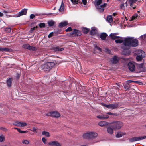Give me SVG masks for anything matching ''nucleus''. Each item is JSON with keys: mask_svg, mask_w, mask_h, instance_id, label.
<instances>
[{"mask_svg": "<svg viewBox=\"0 0 146 146\" xmlns=\"http://www.w3.org/2000/svg\"><path fill=\"white\" fill-rule=\"evenodd\" d=\"M108 108L112 110L117 108L118 106V104L117 103H115L113 104H109Z\"/></svg>", "mask_w": 146, "mask_h": 146, "instance_id": "15", "label": "nucleus"}, {"mask_svg": "<svg viewBox=\"0 0 146 146\" xmlns=\"http://www.w3.org/2000/svg\"><path fill=\"white\" fill-rule=\"evenodd\" d=\"M123 38L122 37H120L116 39L115 40V42L116 43H123V41L124 38Z\"/></svg>", "mask_w": 146, "mask_h": 146, "instance_id": "16", "label": "nucleus"}, {"mask_svg": "<svg viewBox=\"0 0 146 146\" xmlns=\"http://www.w3.org/2000/svg\"><path fill=\"white\" fill-rule=\"evenodd\" d=\"M95 48H96V49H97L99 51H101V50H102L100 48L98 47L97 46H95Z\"/></svg>", "mask_w": 146, "mask_h": 146, "instance_id": "48", "label": "nucleus"}, {"mask_svg": "<svg viewBox=\"0 0 146 146\" xmlns=\"http://www.w3.org/2000/svg\"><path fill=\"white\" fill-rule=\"evenodd\" d=\"M42 135H44L47 137H48L50 136L49 133L48 132L43 131L42 132Z\"/></svg>", "mask_w": 146, "mask_h": 146, "instance_id": "30", "label": "nucleus"}, {"mask_svg": "<svg viewBox=\"0 0 146 146\" xmlns=\"http://www.w3.org/2000/svg\"><path fill=\"white\" fill-rule=\"evenodd\" d=\"M138 67L140 69L143 68V64L141 63L138 64Z\"/></svg>", "mask_w": 146, "mask_h": 146, "instance_id": "41", "label": "nucleus"}, {"mask_svg": "<svg viewBox=\"0 0 146 146\" xmlns=\"http://www.w3.org/2000/svg\"><path fill=\"white\" fill-rule=\"evenodd\" d=\"M106 50L107 51H108L109 52L110 51V50L109 49H106Z\"/></svg>", "mask_w": 146, "mask_h": 146, "instance_id": "63", "label": "nucleus"}, {"mask_svg": "<svg viewBox=\"0 0 146 146\" xmlns=\"http://www.w3.org/2000/svg\"><path fill=\"white\" fill-rule=\"evenodd\" d=\"M146 138V136L141 137H137L128 139H127L129 141L130 143L133 142L141 140Z\"/></svg>", "mask_w": 146, "mask_h": 146, "instance_id": "6", "label": "nucleus"}, {"mask_svg": "<svg viewBox=\"0 0 146 146\" xmlns=\"http://www.w3.org/2000/svg\"><path fill=\"white\" fill-rule=\"evenodd\" d=\"M30 130L36 133H37L36 129L34 127H33L32 128V129Z\"/></svg>", "mask_w": 146, "mask_h": 146, "instance_id": "45", "label": "nucleus"}, {"mask_svg": "<svg viewBox=\"0 0 146 146\" xmlns=\"http://www.w3.org/2000/svg\"><path fill=\"white\" fill-rule=\"evenodd\" d=\"M123 125V123L121 121H116L113 123L111 127L114 130H116L120 129Z\"/></svg>", "mask_w": 146, "mask_h": 146, "instance_id": "5", "label": "nucleus"}, {"mask_svg": "<svg viewBox=\"0 0 146 146\" xmlns=\"http://www.w3.org/2000/svg\"><path fill=\"white\" fill-rule=\"evenodd\" d=\"M22 143L25 144H28L29 143V141L27 140H23L22 141Z\"/></svg>", "mask_w": 146, "mask_h": 146, "instance_id": "38", "label": "nucleus"}, {"mask_svg": "<svg viewBox=\"0 0 146 146\" xmlns=\"http://www.w3.org/2000/svg\"><path fill=\"white\" fill-rule=\"evenodd\" d=\"M29 46L30 45L28 44H25L23 45V47L24 48L29 50Z\"/></svg>", "mask_w": 146, "mask_h": 146, "instance_id": "37", "label": "nucleus"}, {"mask_svg": "<svg viewBox=\"0 0 146 146\" xmlns=\"http://www.w3.org/2000/svg\"><path fill=\"white\" fill-rule=\"evenodd\" d=\"M107 36V34L106 33H102L100 35V38L102 40H105Z\"/></svg>", "mask_w": 146, "mask_h": 146, "instance_id": "22", "label": "nucleus"}, {"mask_svg": "<svg viewBox=\"0 0 146 146\" xmlns=\"http://www.w3.org/2000/svg\"><path fill=\"white\" fill-rule=\"evenodd\" d=\"M119 59V58L117 56H115L110 60V62L112 64H116L118 62Z\"/></svg>", "mask_w": 146, "mask_h": 146, "instance_id": "14", "label": "nucleus"}, {"mask_svg": "<svg viewBox=\"0 0 146 146\" xmlns=\"http://www.w3.org/2000/svg\"><path fill=\"white\" fill-rule=\"evenodd\" d=\"M48 144L51 146H61V144L57 141H50L48 143Z\"/></svg>", "mask_w": 146, "mask_h": 146, "instance_id": "13", "label": "nucleus"}, {"mask_svg": "<svg viewBox=\"0 0 146 146\" xmlns=\"http://www.w3.org/2000/svg\"><path fill=\"white\" fill-rule=\"evenodd\" d=\"M48 24L49 26H53L55 24V22L52 21L51 20L48 22Z\"/></svg>", "mask_w": 146, "mask_h": 146, "instance_id": "32", "label": "nucleus"}, {"mask_svg": "<svg viewBox=\"0 0 146 146\" xmlns=\"http://www.w3.org/2000/svg\"><path fill=\"white\" fill-rule=\"evenodd\" d=\"M3 12L5 13H7V12L5 10H4L3 11Z\"/></svg>", "mask_w": 146, "mask_h": 146, "instance_id": "57", "label": "nucleus"}, {"mask_svg": "<svg viewBox=\"0 0 146 146\" xmlns=\"http://www.w3.org/2000/svg\"><path fill=\"white\" fill-rule=\"evenodd\" d=\"M128 4L126 1L125 3H123L120 6V8L121 9L123 10H124L125 9V7H127V6Z\"/></svg>", "mask_w": 146, "mask_h": 146, "instance_id": "26", "label": "nucleus"}, {"mask_svg": "<svg viewBox=\"0 0 146 146\" xmlns=\"http://www.w3.org/2000/svg\"><path fill=\"white\" fill-rule=\"evenodd\" d=\"M81 35L80 31L74 29V30L72 31L69 36L71 37L80 36Z\"/></svg>", "mask_w": 146, "mask_h": 146, "instance_id": "8", "label": "nucleus"}, {"mask_svg": "<svg viewBox=\"0 0 146 146\" xmlns=\"http://www.w3.org/2000/svg\"><path fill=\"white\" fill-rule=\"evenodd\" d=\"M71 1L74 4H76L78 3V1L77 0H71Z\"/></svg>", "mask_w": 146, "mask_h": 146, "instance_id": "44", "label": "nucleus"}, {"mask_svg": "<svg viewBox=\"0 0 146 146\" xmlns=\"http://www.w3.org/2000/svg\"><path fill=\"white\" fill-rule=\"evenodd\" d=\"M98 124L99 126L103 127L105 125H108V123L105 121H101L99 122Z\"/></svg>", "mask_w": 146, "mask_h": 146, "instance_id": "23", "label": "nucleus"}, {"mask_svg": "<svg viewBox=\"0 0 146 146\" xmlns=\"http://www.w3.org/2000/svg\"><path fill=\"white\" fill-rule=\"evenodd\" d=\"M5 31H6L8 33H10L11 31V28L9 27L6 28L5 29Z\"/></svg>", "mask_w": 146, "mask_h": 146, "instance_id": "40", "label": "nucleus"}, {"mask_svg": "<svg viewBox=\"0 0 146 146\" xmlns=\"http://www.w3.org/2000/svg\"><path fill=\"white\" fill-rule=\"evenodd\" d=\"M46 116H51L56 118L59 117L60 116V114L56 111L50 112L46 114Z\"/></svg>", "mask_w": 146, "mask_h": 146, "instance_id": "7", "label": "nucleus"}, {"mask_svg": "<svg viewBox=\"0 0 146 146\" xmlns=\"http://www.w3.org/2000/svg\"><path fill=\"white\" fill-rule=\"evenodd\" d=\"M37 28L38 27L37 26L35 27H34L33 28H31V30L29 31V32L31 33H32L34 30H35L36 29H37Z\"/></svg>", "mask_w": 146, "mask_h": 146, "instance_id": "36", "label": "nucleus"}, {"mask_svg": "<svg viewBox=\"0 0 146 146\" xmlns=\"http://www.w3.org/2000/svg\"><path fill=\"white\" fill-rule=\"evenodd\" d=\"M138 40L133 37H127L124 38L123 46L121 48L123 50L128 49L130 47H136L138 45Z\"/></svg>", "mask_w": 146, "mask_h": 146, "instance_id": "1", "label": "nucleus"}, {"mask_svg": "<svg viewBox=\"0 0 146 146\" xmlns=\"http://www.w3.org/2000/svg\"><path fill=\"white\" fill-rule=\"evenodd\" d=\"M0 51L9 52L11 51V50L8 48L0 47Z\"/></svg>", "mask_w": 146, "mask_h": 146, "instance_id": "25", "label": "nucleus"}, {"mask_svg": "<svg viewBox=\"0 0 146 146\" xmlns=\"http://www.w3.org/2000/svg\"><path fill=\"white\" fill-rule=\"evenodd\" d=\"M123 135V134L122 132H118L116 135V137L117 138H120Z\"/></svg>", "mask_w": 146, "mask_h": 146, "instance_id": "34", "label": "nucleus"}, {"mask_svg": "<svg viewBox=\"0 0 146 146\" xmlns=\"http://www.w3.org/2000/svg\"><path fill=\"white\" fill-rule=\"evenodd\" d=\"M129 69L131 72L134 71L135 69V66L134 62H130L127 65Z\"/></svg>", "mask_w": 146, "mask_h": 146, "instance_id": "10", "label": "nucleus"}, {"mask_svg": "<svg viewBox=\"0 0 146 146\" xmlns=\"http://www.w3.org/2000/svg\"><path fill=\"white\" fill-rule=\"evenodd\" d=\"M110 36L111 37V39L113 40H115L119 38V37L116 36L115 33H111L110 34Z\"/></svg>", "mask_w": 146, "mask_h": 146, "instance_id": "19", "label": "nucleus"}, {"mask_svg": "<svg viewBox=\"0 0 146 146\" xmlns=\"http://www.w3.org/2000/svg\"><path fill=\"white\" fill-rule=\"evenodd\" d=\"M97 32L96 28L94 27H93L92 28V29L90 31V33L91 35H93L95 34Z\"/></svg>", "mask_w": 146, "mask_h": 146, "instance_id": "20", "label": "nucleus"}, {"mask_svg": "<svg viewBox=\"0 0 146 146\" xmlns=\"http://www.w3.org/2000/svg\"><path fill=\"white\" fill-rule=\"evenodd\" d=\"M3 15V14L0 12V17H2Z\"/></svg>", "mask_w": 146, "mask_h": 146, "instance_id": "55", "label": "nucleus"}, {"mask_svg": "<svg viewBox=\"0 0 146 146\" xmlns=\"http://www.w3.org/2000/svg\"><path fill=\"white\" fill-rule=\"evenodd\" d=\"M96 117L101 119H106L108 118L109 116L108 115H101L97 116Z\"/></svg>", "mask_w": 146, "mask_h": 146, "instance_id": "17", "label": "nucleus"}, {"mask_svg": "<svg viewBox=\"0 0 146 146\" xmlns=\"http://www.w3.org/2000/svg\"><path fill=\"white\" fill-rule=\"evenodd\" d=\"M64 8V4L63 2H62L60 8L59 9V11L60 12L63 11Z\"/></svg>", "mask_w": 146, "mask_h": 146, "instance_id": "27", "label": "nucleus"}, {"mask_svg": "<svg viewBox=\"0 0 146 146\" xmlns=\"http://www.w3.org/2000/svg\"><path fill=\"white\" fill-rule=\"evenodd\" d=\"M40 28L44 27H45V24L44 23H40L39 25Z\"/></svg>", "mask_w": 146, "mask_h": 146, "instance_id": "42", "label": "nucleus"}, {"mask_svg": "<svg viewBox=\"0 0 146 146\" xmlns=\"http://www.w3.org/2000/svg\"><path fill=\"white\" fill-rule=\"evenodd\" d=\"M107 131L108 133L111 134H112L113 132V129L110 127L107 128Z\"/></svg>", "mask_w": 146, "mask_h": 146, "instance_id": "28", "label": "nucleus"}, {"mask_svg": "<svg viewBox=\"0 0 146 146\" xmlns=\"http://www.w3.org/2000/svg\"><path fill=\"white\" fill-rule=\"evenodd\" d=\"M127 81L129 82V83H131L132 82H134V81H132V80H129V81Z\"/></svg>", "mask_w": 146, "mask_h": 146, "instance_id": "56", "label": "nucleus"}, {"mask_svg": "<svg viewBox=\"0 0 146 146\" xmlns=\"http://www.w3.org/2000/svg\"><path fill=\"white\" fill-rule=\"evenodd\" d=\"M42 142L45 144H46L47 143V141L46 138L44 137L42 138Z\"/></svg>", "mask_w": 146, "mask_h": 146, "instance_id": "43", "label": "nucleus"}, {"mask_svg": "<svg viewBox=\"0 0 146 146\" xmlns=\"http://www.w3.org/2000/svg\"><path fill=\"white\" fill-rule=\"evenodd\" d=\"M106 114H108L110 115H116V114L115 113H111L110 112H108L106 113Z\"/></svg>", "mask_w": 146, "mask_h": 146, "instance_id": "46", "label": "nucleus"}, {"mask_svg": "<svg viewBox=\"0 0 146 146\" xmlns=\"http://www.w3.org/2000/svg\"><path fill=\"white\" fill-rule=\"evenodd\" d=\"M82 31L84 34H86L88 32L89 29L86 28H84L82 29Z\"/></svg>", "mask_w": 146, "mask_h": 146, "instance_id": "33", "label": "nucleus"}, {"mask_svg": "<svg viewBox=\"0 0 146 146\" xmlns=\"http://www.w3.org/2000/svg\"><path fill=\"white\" fill-rule=\"evenodd\" d=\"M0 129L4 131H7V129L4 127H1Z\"/></svg>", "mask_w": 146, "mask_h": 146, "instance_id": "52", "label": "nucleus"}, {"mask_svg": "<svg viewBox=\"0 0 146 146\" xmlns=\"http://www.w3.org/2000/svg\"><path fill=\"white\" fill-rule=\"evenodd\" d=\"M138 16V15L136 13L133 16H132V20H133L135 19L136 18H137V17Z\"/></svg>", "mask_w": 146, "mask_h": 146, "instance_id": "39", "label": "nucleus"}, {"mask_svg": "<svg viewBox=\"0 0 146 146\" xmlns=\"http://www.w3.org/2000/svg\"><path fill=\"white\" fill-rule=\"evenodd\" d=\"M134 82L136 83H138L139 82L137 81H134Z\"/></svg>", "mask_w": 146, "mask_h": 146, "instance_id": "60", "label": "nucleus"}, {"mask_svg": "<svg viewBox=\"0 0 146 146\" xmlns=\"http://www.w3.org/2000/svg\"><path fill=\"white\" fill-rule=\"evenodd\" d=\"M27 10V9H22L21 11L19 12L18 14L16 15L15 17H17L23 15H26Z\"/></svg>", "mask_w": 146, "mask_h": 146, "instance_id": "11", "label": "nucleus"}, {"mask_svg": "<svg viewBox=\"0 0 146 146\" xmlns=\"http://www.w3.org/2000/svg\"><path fill=\"white\" fill-rule=\"evenodd\" d=\"M82 1L84 5H85L87 3V0H82Z\"/></svg>", "mask_w": 146, "mask_h": 146, "instance_id": "51", "label": "nucleus"}, {"mask_svg": "<svg viewBox=\"0 0 146 146\" xmlns=\"http://www.w3.org/2000/svg\"><path fill=\"white\" fill-rule=\"evenodd\" d=\"M12 83V78H9L7 79V83L8 86L10 87L11 86Z\"/></svg>", "mask_w": 146, "mask_h": 146, "instance_id": "24", "label": "nucleus"}, {"mask_svg": "<svg viewBox=\"0 0 146 146\" xmlns=\"http://www.w3.org/2000/svg\"><path fill=\"white\" fill-rule=\"evenodd\" d=\"M17 131H18V132H19L20 133H22V131L20 129H19V128H18V129H17Z\"/></svg>", "mask_w": 146, "mask_h": 146, "instance_id": "54", "label": "nucleus"}, {"mask_svg": "<svg viewBox=\"0 0 146 146\" xmlns=\"http://www.w3.org/2000/svg\"><path fill=\"white\" fill-rule=\"evenodd\" d=\"M98 136V134L94 132H88L83 134V137L85 139H93Z\"/></svg>", "mask_w": 146, "mask_h": 146, "instance_id": "3", "label": "nucleus"}, {"mask_svg": "<svg viewBox=\"0 0 146 146\" xmlns=\"http://www.w3.org/2000/svg\"><path fill=\"white\" fill-rule=\"evenodd\" d=\"M55 65V64L54 62H48L42 65L41 68L45 71L48 72Z\"/></svg>", "mask_w": 146, "mask_h": 146, "instance_id": "4", "label": "nucleus"}, {"mask_svg": "<svg viewBox=\"0 0 146 146\" xmlns=\"http://www.w3.org/2000/svg\"><path fill=\"white\" fill-rule=\"evenodd\" d=\"M64 48H60L58 46L54 47L53 48V50L55 52H57L58 51H61L63 50Z\"/></svg>", "mask_w": 146, "mask_h": 146, "instance_id": "21", "label": "nucleus"}, {"mask_svg": "<svg viewBox=\"0 0 146 146\" xmlns=\"http://www.w3.org/2000/svg\"><path fill=\"white\" fill-rule=\"evenodd\" d=\"M139 85H141L142 84V83L141 82H139L138 83Z\"/></svg>", "mask_w": 146, "mask_h": 146, "instance_id": "59", "label": "nucleus"}, {"mask_svg": "<svg viewBox=\"0 0 146 146\" xmlns=\"http://www.w3.org/2000/svg\"><path fill=\"white\" fill-rule=\"evenodd\" d=\"M116 14V13H113V15H114V16H115V15Z\"/></svg>", "mask_w": 146, "mask_h": 146, "instance_id": "61", "label": "nucleus"}, {"mask_svg": "<svg viewBox=\"0 0 146 146\" xmlns=\"http://www.w3.org/2000/svg\"><path fill=\"white\" fill-rule=\"evenodd\" d=\"M102 0H95L94 2L95 6L100 12H102L104 11V8L107 5L106 3H104L100 6L102 3Z\"/></svg>", "mask_w": 146, "mask_h": 146, "instance_id": "2", "label": "nucleus"}, {"mask_svg": "<svg viewBox=\"0 0 146 146\" xmlns=\"http://www.w3.org/2000/svg\"><path fill=\"white\" fill-rule=\"evenodd\" d=\"M29 50H30L34 51L36 50V48L35 47H33L30 45Z\"/></svg>", "mask_w": 146, "mask_h": 146, "instance_id": "35", "label": "nucleus"}, {"mask_svg": "<svg viewBox=\"0 0 146 146\" xmlns=\"http://www.w3.org/2000/svg\"><path fill=\"white\" fill-rule=\"evenodd\" d=\"M53 32L50 33L48 35V38H50L53 36Z\"/></svg>", "mask_w": 146, "mask_h": 146, "instance_id": "49", "label": "nucleus"}, {"mask_svg": "<svg viewBox=\"0 0 146 146\" xmlns=\"http://www.w3.org/2000/svg\"><path fill=\"white\" fill-rule=\"evenodd\" d=\"M35 17V15L33 14H31L30 16L31 19H33Z\"/></svg>", "mask_w": 146, "mask_h": 146, "instance_id": "53", "label": "nucleus"}, {"mask_svg": "<svg viewBox=\"0 0 146 146\" xmlns=\"http://www.w3.org/2000/svg\"><path fill=\"white\" fill-rule=\"evenodd\" d=\"M138 52L139 55L137 56L136 58L138 61H139L142 60L143 58L145 56V53L141 50H138Z\"/></svg>", "mask_w": 146, "mask_h": 146, "instance_id": "9", "label": "nucleus"}, {"mask_svg": "<svg viewBox=\"0 0 146 146\" xmlns=\"http://www.w3.org/2000/svg\"><path fill=\"white\" fill-rule=\"evenodd\" d=\"M14 129H16L17 130V129H18V128L15 127V128H14Z\"/></svg>", "mask_w": 146, "mask_h": 146, "instance_id": "64", "label": "nucleus"}, {"mask_svg": "<svg viewBox=\"0 0 146 146\" xmlns=\"http://www.w3.org/2000/svg\"><path fill=\"white\" fill-rule=\"evenodd\" d=\"M5 136L3 135H0V142H3L5 141Z\"/></svg>", "mask_w": 146, "mask_h": 146, "instance_id": "31", "label": "nucleus"}, {"mask_svg": "<svg viewBox=\"0 0 146 146\" xmlns=\"http://www.w3.org/2000/svg\"><path fill=\"white\" fill-rule=\"evenodd\" d=\"M22 133H27V131H22Z\"/></svg>", "mask_w": 146, "mask_h": 146, "instance_id": "58", "label": "nucleus"}, {"mask_svg": "<svg viewBox=\"0 0 146 146\" xmlns=\"http://www.w3.org/2000/svg\"><path fill=\"white\" fill-rule=\"evenodd\" d=\"M102 106H104L105 107H106V108H108V107H109V104L108 105H107L105 103H102Z\"/></svg>", "mask_w": 146, "mask_h": 146, "instance_id": "50", "label": "nucleus"}, {"mask_svg": "<svg viewBox=\"0 0 146 146\" xmlns=\"http://www.w3.org/2000/svg\"><path fill=\"white\" fill-rule=\"evenodd\" d=\"M68 24V22L64 21L63 22L60 23L58 25V27L60 28H61L64 27L66 26Z\"/></svg>", "mask_w": 146, "mask_h": 146, "instance_id": "18", "label": "nucleus"}, {"mask_svg": "<svg viewBox=\"0 0 146 146\" xmlns=\"http://www.w3.org/2000/svg\"><path fill=\"white\" fill-rule=\"evenodd\" d=\"M106 20L109 23H111L113 21L112 16L111 15L108 16L107 17Z\"/></svg>", "mask_w": 146, "mask_h": 146, "instance_id": "29", "label": "nucleus"}, {"mask_svg": "<svg viewBox=\"0 0 146 146\" xmlns=\"http://www.w3.org/2000/svg\"><path fill=\"white\" fill-rule=\"evenodd\" d=\"M143 37H145V36H141L140 37H141V38H143Z\"/></svg>", "mask_w": 146, "mask_h": 146, "instance_id": "62", "label": "nucleus"}, {"mask_svg": "<svg viewBox=\"0 0 146 146\" xmlns=\"http://www.w3.org/2000/svg\"><path fill=\"white\" fill-rule=\"evenodd\" d=\"M72 29L71 27H69L65 30L66 32L70 31H72Z\"/></svg>", "mask_w": 146, "mask_h": 146, "instance_id": "47", "label": "nucleus"}, {"mask_svg": "<svg viewBox=\"0 0 146 146\" xmlns=\"http://www.w3.org/2000/svg\"><path fill=\"white\" fill-rule=\"evenodd\" d=\"M13 124L14 125L18 127H24L26 126L27 124L25 122H21L19 121H16L14 122Z\"/></svg>", "mask_w": 146, "mask_h": 146, "instance_id": "12", "label": "nucleus"}]
</instances>
